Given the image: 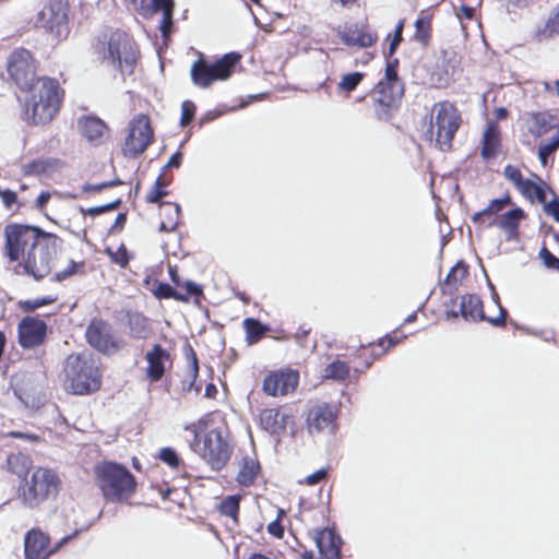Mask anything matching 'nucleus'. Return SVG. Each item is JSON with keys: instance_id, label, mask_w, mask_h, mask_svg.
I'll return each mask as SVG.
<instances>
[{"instance_id": "57", "label": "nucleus", "mask_w": 559, "mask_h": 559, "mask_svg": "<svg viewBox=\"0 0 559 559\" xmlns=\"http://www.w3.org/2000/svg\"><path fill=\"white\" fill-rule=\"evenodd\" d=\"M504 177L514 185L516 189L525 181L520 168L513 165H507L503 169Z\"/></svg>"}, {"instance_id": "9", "label": "nucleus", "mask_w": 559, "mask_h": 559, "mask_svg": "<svg viewBox=\"0 0 559 559\" xmlns=\"http://www.w3.org/2000/svg\"><path fill=\"white\" fill-rule=\"evenodd\" d=\"M61 484L60 476L55 469L37 466L20 483L17 498L26 508H39L46 501L58 497Z\"/></svg>"}, {"instance_id": "51", "label": "nucleus", "mask_w": 559, "mask_h": 559, "mask_svg": "<svg viewBox=\"0 0 559 559\" xmlns=\"http://www.w3.org/2000/svg\"><path fill=\"white\" fill-rule=\"evenodd\" d=\"M157 457L173 469H178L182 465V460L170 447L162 448Z\"/></svg>"}, {"instance_id": "26", "label": "nucleus", "mask_w": 559, "mask_h": 559, "mask_svg": "<svg viewBox=\"0 0 559 559\" xmlns=\"http://www.w3.org/2000/svg\"><path fill=\"white\" fill-rule=\"evenodd\" d=\"M524 126L530 135L542 138L550 132L557 124V117L549 111H532L524 117Z\"/></svg>"}, {"instance_id": "34", "label": "nucleus", "mask_w": 559, "mask_h": 559, "mask_svg": "<svg viewBox=\"0 0 559 559\" xmlns=\"http://www.w3.org/2000/svg\"><path fill=\"white\" fill-rule=\"evenodd\" d=\"M260 472L261 465L259 461L249 456H245L236 476V480L243 487H250L254 484Z\"/></svg>"}, {"instance_id": "45", "label": "nucleus", "mask_w": 559, "mask_h": 559, "mask_svg": "<svg viewBox=\"0 0 559 559\" xmlns=\"http://www.w3.org/2000/svg\"><path fill=\"white\" fill-rule=\"evenodd\" d=\"M545 183L542 181V185H538L530 179H525V181L518 189L521 194L530 200V201H538L539 203H545L546 200V190L544 188Z\"/></svg>"}, {"instance_id": "24", "label": "nucleus", "mask_w": 559, "mask_h": 559, "mask_svg": "<svg viewBox=\"0 0 559 559\" xmlns=\"http://www.w3.org/2000/svg\"><path fill=\"white\" fill-rule=\"evenodd\" d=\"M123 326L129 338L134 341H145L153 335L151 320L140 311H126Z\"/></svg>"}, {"instance_id": "54", "label": "nucleus", "mask_w": 559, "mask_h": 559, "mask_svg": "<svg viewBox=\"0 0 559 559\" xmlns=\"http://www.w3.org/2000/svg\"><path fill=\"white\" fill-rule=\"evenodd\" d=\"M356 358L359 360L356 370L364 371L372 366L374 362L372 358V354L369 353L368 348L365 345L358 347L355 354Z\"/></svg>"}, {"instance_id": "1", "label": "nucleus", "mask_w": 559, "mask_h": 559, "mask_svg": "<svg viewBox=\"0 0 559 559\" xmlns=\"http://www.w3.org/2000/svg\"><path fill=\"white\" fill-rule=\"evenodd\" d=\"M3 237V257L10 263H16V273L27 275L35 281H41L50 274L63 242L53 233L22 223L7 224Z\"/></svg>"}, {"instance_id": "18", "label": "nucleus", "mask_w": 559, "mask_h": 559, "mask_svg": "<svg viewBox=\"0 0 559 559\" xmlns=\"http://www.w3.org/2000/svg\"><path fill=\"white\" fill-rule=\"evenodd\" d=\"M299 384V372L292 368L270 371L263 379L262 391L272 397H283L294 393Z\"/></svg>"}, {"instance_id": "47", "label": "nucleus", "mask_w": 559, "mask_h": 559, "mask_svg": "<svg viewBox=\"0 0 559 559\" xmlns=\"http://www.w3.org/2000/svg\"><path fill=\"white\" fill-rule=\"evenodd\" d=\"M86 273L85 271V262H75L70 261L68 266L63 269L62 271L56 272L52 276V281L55 282H63L74 275H84Z\"/></svg>"}, {"instance_id": "41", "label": "nucleus", "mask_w": 559, "mask_h": 559, "mask_svg": "<svg viewBox=\"0 0 559 559\" xmlns=\"http://www.w3.org/2000/svg\"><path fill=\"white\" fill-rule=\"evenodd\" d=\"M183 354H185V358L188 364V376L190 378L189 389H194L197 392H200L201 385L197 384V379L199 377V370H200L197 353L193 349V347L191 346V344L188 343L183 347Z\"/></svg>"}, {"instance_id": "55", "label": "nucleus", "mask_w": 559, "mask_h": 559, "mask_svg": "<svg viewBox=\"0 0 559 559\" xmlns=\"http://www.w3.org/2000/svg\"><path fill=\"white\" fill-rule=\"evenodd\" d=\"M119 205H120V200H116L114 202H110L108 204H104L100 206H94V207H88V209L81 207L80 211L84 216L95 217V216H98L106 212L112 211V210L117 209Z\"/></svg>"}, {"instance_id": "53", "label": "nucleus", "mask_w": 559, "mask_h": 559, "mask_svg": "<svg viewBox=\"0 0 559 559\" xmlns=\"http://www.w3.org/2000/svg\"><path fill=\"white\" fill-rule=\"evenodd\" d=\"M56 300H57V297H51V296H45L41 298L29 299V300H25V301L21 302V308L26 312H33L40 307L53 304Z\"/></svg>"}, {"instance_id": "63", "label": "nucleus", "mask_w": 559, "mask_h": 559, "mask_svg": "<svg viewBox=\"0 0 559 559\" xmlns=\"http://www.w3.org/2000/svg\"><path fill=\"white\" fill-rule=\"evenodd\" d=\"M51 199V192L49 191H41L39 193V195L37 197V199L35 200V203H34V207L39 211V212H44L48 202L50 201Z\"/></svg>"}, {"instance_id": "49", "label": "nucleus", "mask_w": 559, "mask_h": 559, "mask_svg": "<svg viewBox=\"0 0 559 559\" xmlns=\"http://www.w3.org/2000/svg\"><path fill=\"white\" fill-rule=\"evenodd\" d=\"M152 292L158 299H175L177 301L187 299V296H181L180 290H176V288L163 282H157L156 287Z\"/></svg>"}, {"instance_id": "46", "label": "nucleus", "mask_w": 559, "mask_h": 559, "mask_svg": "<svg viewBox=\"0 0 559 559\" xmlns=\"http://www.w3.org/2000/svg\"><path fill=\"white\" fill-rule=\"evenodd\" d=\"M174 0H167L162 7L158 8V13H162V21L159 24V31L164 37L169 36L174 25Z\"/></svg>"}, {"instance_id": "38", "label": "nucleus", "mask_w": 559, "mask_h": 559, "mask_svg": "<svg viewBox=\"0 0 559 559\" xmlns=\"http://www.w3.org/2000/svg\"><path fill=\"white\" fill-rule=\"evenodd\" d=\"M241 495H230L225 497L217 506L221 515L231 519L235 525L239 524Z\"/></svg>"}, {"instance_id": "7", "label": "nucleus", "mask_w": 559, "mask_h": 559, "mask_svg": "<svg viewBox=\"0 0 559 559\" xmlns=\"http://www.w3.org/2000/svg\"><path fill=\"white\" fill-rule=\"evenodd\" d=\"M93 478L106 502L128 503L138 490L135 476L126 465L115 461L96 462Z\"/></svg>"}, {"instance_id": "15", "label": "nucleus", "mask_w": 559, "mask_h": 559, "mask_svg": "<svg viewBox=\"0 0 559 559\" xmlns=\"http://www.w3.org/2000/svg\"><path fill=\"white\" fill-rule=\"evenodd\" d=\"M38 21L56 37H66L69 34L68 0H49L39 12Z\"/></svg>"}, {"instance_id": "36", "label": "nucleus", "mask_w": 559, "mask_h": 559, "mask_svg": "<svg viewBox=\"0 0 559 559\" xmlns=\"http://www.w3.org/2000/svg\"><path fill=\"white\" fill-rule=\"evenodd\" d=\"M405 336L400 337L394 333L393 335L388 334L384 337L379 338L377 342H371L368 345H365L368 348L369 353L372 354V358L376 361L377 359L384 356L390 348L400 344Z\"/></svg>"}, {"instance_id": "17", "label": "nucleus", "mask_w": 559, "mask_h": 559, "mask_svg": "<svg viewBox=\"0 0 559 559\" xmlns=\"http://www.w3.org/2000/svg\"><path fill=\"white\" fill-rule=\"evenodd\" d=\"M498 314L496 317H486L483 309V301L479 296L466 294L461 297L460 314L467 321H487L493 326H504L508 312L501 306L498 297L496 298Z\"/></svg>"}, {"instance_id": "48", "label": "nucleus", "mask_w": 559, "mask_h": 559, "mask_svg": "<svg viewBox=\"0 0 559 559\" xmlns=\"http://www.w3.org/2000/svg\"><path fill=\"white\" fill-rule=\"evenodd\" d=\"M104 252L109 257L110 261L120 267L124 269L128 266L131 255L127 247L121 243L116 250L110 247L105 248Z\"/></svg>"}, {"instance_id": "37", "label": "nucleus", "mask_w": 559, "mask_h": 559, "mask_svg": "<svg viewBox=\"0 0 559 559\" xmlns=\"http://www.w3.org/2000/svg\"><path fill=\"white\" fill-rule=\"evenodd\" d=\"M468 274V265L463 261H459L448 273L443 282V289L450 293L456 290L463 281L467 278Z\"/></svg>"}, {"instance_id": "28", "label": "nucleus", "mask_w": 559, "mask_h": 559, "mask_svg": "<svg viewBox=\"0 0 559 559\" xmlns=\"http://www.w3.org/2000/svg\"><path fill=\"white\" fill-rule=\"evenodd\" d=\"M66 163L59 158H35L22 166V174L27 177L52 176L60 171Z\"/></svg>"}, {"instance_id": "58", "label": "nucleus", "mask_w": 559, "mask_h": 559, "mask_svg": "<svg viewBox=\"0 0 559 559\" xmlns=\"http://www.w3.org/2000/svg\"><path fill=\"white\" fill-rule=\"evenodd\" d=\"M539 258L546 267L559 271V258L554 255L547 247H543L539 251Z\"/></svg>"}, {"instance_id": "44", "label": "nucleus", "mask_w": 559, "mask_h": 559, "mask_svg": "<svg viewBox=\"0 0 559 559\" xmlns=\"http://www.w3.org/2000/svg\"><path fill=\"white\" fill-rule=\"evenodd\" d=\"M366 74L364 72L355 71L350 73H346L342 75L340 82L337 83V92L340 94H344L349 96L364 81Z\"/></svg>"}, {"instance_id": "6", "label": "nucleus", "mask_w": 559, "mask_h": 559, "mask_svg": "<svg viewBox=\"0 0 559 559\" xmlns=\"http://www.w3.org/2000/svg\"><path fill=\"white\" fill-rule=\"evenodd\" d=\"M92 48L102 62H106L123 76L134 72L140 59V49L133 37L118 28L99 34Z\"/></svg>"}, {"instance_id": "31", "label": "nucleus", "mask_w": 559, "mask_h": 559, "mask_svg": "<svg viewBox=\"0 0 559 559\" xmlns=\"http://www.w3.org/2000/svg\"><path fill=\"white\" fill-rule=\"evenodd\" d=\"M181 209L177 203L164 202L160 203L159 210V230L173 231L177 228L180 222Z\"/></svg>"}, {"instance_id": "11", "label": "nucleus", "mask_w": 559, "mask_h": 559, "mask_svg": "<svg viewBox=\"0 0 559 559\" xmlns=\"http://www.w3.org/2000/svg\"><path fill=\"white\" fill-rule=\"evenodd\" d=\"M7 72L10 81L22 92L26 91L40 76H37V60L26 48L14 49L7 59Z\"/></svg>"}, {"instance_id": "33", "label": "nucleus", "mask_w": 559, "mask_h": 559, "mask_svg": "<svg viewBox=\"0 0 559 559\" xmlns=\"http://www.w3.org/2000/svg\"><path fill=\"white\" fill-rule=\"evenodd\" d=\"M173 175L169 173H165V169H162L160 174L157 176L155 182L150 188L145 195V201L147 203H159L164 197L169 194L168 187L173 182Z\"/></svg>"}, {"instance_id": "4", "label": "nucleus", "mask_w": 559, "mask_h": 559, "mask_svg": "<svg viewBox=\"0 0 559 559\" xmlns=\"http://www.w3.org/2000/svg\"><path fill=\"white\" fill-rule=\"evenodd\" d=\"M26 93L23 120L32 126H45L58 115L64 98V90L57 79L41 76Z\"/></svg>"}, {"instance_id": "23", "label": "nucleus", "mask_w": 559, "mask_h": 559, "mask_svg": "<svg viewBox=\"0 0 559 559\" xmlns=\"http://www.w3.org/2000/svg\"><path fill=\"white\" fill-rule=\"evenodd\" d=\"M340 39L348 47L368 48L377 43L378 35L367 23L352 24L340 33Z\"/></svg>"}, {"instance_id": "16", "label": "nucleus", "mask_w": 559, "mask_h": 559, "mask_svg": "<svg viewBox=\"0 0 559 559\" xmlns=\"http://www.w3.org/2000/svg\"><path fill=\"white\" fill-rule=\"evenodd\" d=\"M71 538V535L66 536L51 546L50 536L40 528L33 527L24 535V559H48Z\"/></svg>"}, {"instance_id": "61", "label": "nucleus", "mask_w": 559, "mask_h": 559, "mask_svg": "<svg viewBox=\"0 0 559 559\" xmlns=\"http://www.w3.org/2000/svg\"><path fill=\"white\" fill-rule=\"evenodd\" d=\"M119 181H104L97 185L86 183L82 187L83 193H97L118 185Z\"/></svg>"}, {"instance_id": "14", "label": "nucleus", "mask_w": 559, "mask_h": 559, "mask_svg": "<svg viewBox=\"0 0 559 559\" xmlns=\"http://www.w3.org/2000/svg\"><path fill=\"white\" fill-rule=\"evenodd\" d=\"M338 408L326 402H317L305 412V425L309 435L334 433L337 428Z\"/></svg>"}, {"instance_id": "8", "label": "nucleus", "mask_w": 559, "mask_h": 559, "mask_svg": "<svg viewBox=\"0 0 559 559\" xmlns=\"http://www.w3.org/2000/svg\"><path fill=\"white\" fill-rule=\"evenodd\" d=\"M462 124V115L457 107L449 102L436 103L431 109L430 121L424 132V139L439 151L452 148L454 136Z\"/></svg>"}, {"instance_id": "10", "label": "nucleus", "mask_w": 559, "mask_h": 559, "mask_svg": "<svg viewBox=\"0 0 559 559\" xmlns=\"http://www.w3.org/2000/svg\"><path fill=\"white\" fill-rule=\"evenodd\" d=\"M240 59L241 56L238 52L225 53L213 63L200 57L191 67V80L201 88H206L216 81H225L231 75Z\"/></svg>"}, {"instance_id": "30", "label": "nucleus", "mask_w": 559, "mask_h": 559, "mask_svg": "<svg viewBox=\"0 0 559 559\" xmlns=\"http://www.w3.org/2000/svg\"><path fill=\"white\" fill-rule=\"evenodd\" d=\"M559 36V7L550 11L545 22L533 34L536 43H545Z\"/></svg>"}, {"instance_id": "50", "label": "nucleus", "mask_w": 559, "mask_h": 559, "mask_svg": "<svg viewBox=\"0 0 559 559\" xmlns=\"http://www.w3.org/2000/svg\"><path fill=\"white\" fill-rule=\"evenodd\" d=\"M405 26V20L402 19L397 22L394 28V33L388 36L390 40L389 50H388V60L393 59V55L396 52L397 47L403 40V31Z\"/></svg>"}, {"instance_id": "22", "label": "nucleus", "mask_w": 559, "mask_h": 559, "mask_svg": "<svg viewBox=\"0 0 559 559\" xmlns=\"http://www.w3.org/2000/svg\"><path fill=\"white\" fill-rule=\"evenodd\" d=\"M80 134L92 145L99 146L109 139L108 124L95 115H84L78 119Z\"/></svg>"}, {"instance_id": "27", "label": "nucleus", "mask_w": 559, "mask_h": 559, "mask_svg": "<svg viewBox=\"0 0 559 559\" xmlns=\"http://www.w3.org/2000/svg\"><path fill=\"white\" fill-rule=\"evenodd\" d=\"M314 543L324 559H340L342 540L332 530L316 531Z\"/></svg>"}, {"instance_id": "60", "label": "nucleus", "mask_w": 559, "mask_h": 559, "mask_svg": "<svg viewBox=\"0 0 559 559\" xmlns=\"http://www.w3.org/2000/svg\"><path fill=\"white\" fill-rule=\"evenodd\" d=\"M330 467H322L305 478V484L312 486L326 479Z\"/></svg>"}, {"instance_id": "32", "label": "nucleus", "mask_w": 559, "mask_h": 559, "mask_svg": "<svg viewBox=\"0 0 559 559\" xmlns=\"http://www.w3.org/2000/svg\"><path fill=\"white\" fill-rule=\"evenodd\" d=\"M432 14L421 11L415 21V33L413 39L423 47L429 46L432 38Z\"/></svg>"}, {"instance_id": "20", "label": "nucleus", "mask_w": 559, "mask_h": 559, "mask_svg": "<svg viewBox=\"0 0 559 559\" xmlns=\"http://www.w3.org/2000/svg\"><path fill=\"white\" fill-rule=\"evenodd\" d=\"M144 359L147 364L145 377L150 382L160 381L167 369L173 365L170 353L160 344H154L152 348L146 352Z\"/></svg>"}, {"instance_id": "3", "label": "nucleus", "mask_w": 559, "mask_h": 559, "mask_svg": "<svg viewBox=\"0 0 559 559\" xmlns=\"http://www.w3.org/2000/svg\"><path fill=\"white\" fill-rule=\"evenodd\" d=\"M399 59L386 60L383 76L366 95L356 98L378 120H390L404 97L405 84L399 75Z\"/></svg>"}, {"instance_id": "59", "label": "nucleus", "mask_w": 559, "mask_h": 559, "mask_svg": "<svg viewBox=\"0 0 559 559\" xmlns=\"http://www.w3.org/2000/svg\"><path fill=\"white\" fill-rule=\"evenodd\" d=\"M282 514H283V510L280 511L277 519L274 520L273 522H271L266 527L267 533L278 539L284 537V532H285L284 526L281 522Z\"/></svg>"}, {"instance_id": "56", "label": "nucleus", "mask_w": 559, "mask_h": 559, "mask_svg": "<svg viewBox=\"0 0 559 559\" xmlns=\"http://www.w3.org/2000/svg\"><path fill=\"white\" fill-rule=\"evenodd\" d=\"M195 104L192 100H185L181 104L180 126L187 127L195 116Z\"/></svg>"}, {"instance_id": "5", "label": "nucleus", "mask_w": 559, "mask_h": 559, "mask_svg": "<svg viewBox=\"0 0 559 559\" xmlns=\"http://www.w3.org/2000/svg\"><path fill=\"white\" fill-rule=\"evenodd\" d=\"M62 388L72 395H91L103 385L102 364L92 353L69 354L62 364Z\"/></svg>"}, {"instance_id": "42", "label": "nucleus", "mask_w": 559, "mask_h": 559, "mask_svg": "<svg viewBox=\"0 0 559 559\" xmlns=\"http://www.w3.org/2000/svg\"><path fill=\"white\" fill-rule=\"evenodd\" d=\"M350 374L348 362L335 359L323 369V378L326 380L345 381Z\"/></svg>"}, {"instance_id": "21", "label": "nucleus", "mask_w": 559, "mask_h": 559, "mask_svg": "<svg viewBox=\"0 0 559 559\" xmlns=\"http://www.w3.org/2000/svg\"><path fill=\"white\" fill-rule=\"evenodd\" d=\"M17 334L23 348H34L45 342L47 324L38 318L25 317L19 323Z\"/></svg>"}, {"instance_id": "35", "label": "nucleus", "mask_w": 559, "mask_h": 559, "mask_svg": "<svg viewBox=\"0 0 559 559\" xmlns=\"http://www.w3.org/2000/svg\"><path fill=\"white\" fill-rule=\"evenodd\" d=\"M242 326L246 333V342L248 345L259 343L270 331L269 325L263 324L255 318H246L242 321Z\"/></svg>"}, {"instance_id": "13", "label": "nucleus", "mask_w": 559, "mask_h": 559, "mask_svg": "<svg viewBox=\"0 0 559 559\" xmlns=\"http://www.w3.org/2000/svg\"><path fill=\"white\" fill-rule=\"evenodd\" d=\"M87 344L106 356L120 352L126 343L116 335L110 323L102 318H94L85 331Z\"/></svg>"}, {"instance_id": "25", "label": "nucleus", "mask_w": 559, "mask_h": 559, "mask_svg": "<svg viewBox=\"0 0 559 559\" xmlns=\"http://www.w3.org/2000/svg\"><path fill=\"white\" fill-rule=\"evenodd\" d=\"M502 134L497 121H489L481 138L480 156L488 163L502 153Z\"/></svg>"}, {"instance_id": "2", "label": "nucleus", "mask_w": 559, "mask_h": 559, "mask_svg": "<svg viewBox=\"0 0 559 559\" xmlns=\"http://www.w3.org/2000/svg\"><path fill=\"white\" fill-rule=\"evenodd\" d=\"M185 430L193 435L190 449L199 454L214 471L223 469L231 457L234 447L225 424L215 421V414L207 413Z\"/></svg>"}, {"instance_id": "19", "label": "nucleus", "mask_w": 559, "mask_h": 559, "mask_svg": "<svg viewBox=\"0 0 559 559\" xmlns=\"http://www.w3.org/2000/svg\"><path fill=\"white\" fill-rule=\"evenodd\" d=\"M259 423L263 430L274 436H282L289 425L295 423L294 415L285 406L264 408L259 414Z\"/></svg>"}, {"instance_id": "62", "label": "nucleus", "mask_w": 559, "mask_h": 559, "mask_svg": "<svg viewBox=\"0 0 559 559\" xmlns=\"http://www.w3.org/2000/svg\"><path fill=\"white\" fill-rule=\"evenodd\" d=\"M544 210L547 215L551 216L556 222L559 223V199L555 198L554 200L543 203Z\"/></svg>"}, {"instance_id": "43", "label": "nucleus", "mask_w": 559, "mask_h": 559, "mask_svg": "<svg viewBox=\"0 0 559 559\" xmlns=\"http://www.w3.org/2000/svg\"><path fill=\"white\" fill-rule=\"evenodd\" d=\"M132 9L142 17L150 19L158 13V8L167 0H127Z\"/></svg>"}, {"instance_id": "64", "label": "nucleus", "mask_w": 559, "mask_h": 559, "mask_svg": "<svg viewBox=\"0 0 559 559\" xmlns=\"http://www.w3.org/2000/svg\"><path fill=\"white\" fill-rule=\"evenodd\" d=\"M0 197L5 209H11L17 202L16 193L10 189L1 191Z\"/></svg>"}, {"instance_id": "29", "label": "nucleus", "mask_w": 559, "mask_h": 559, "mask_svg": "<svg viewBox=\"0 0 559 559\" xmlns=\"http://www.w3.org/2000/svg\"><path fill=\"white\" fill-rule=\"evenodd\" d=\"M525 217L521 207L512 209L497 216L488 226H497L507 234L508 240H518L520 237V223Z\"/></svg>"}, {"instance_id": "12", "label": "nucleus", "mask_w": 559, "mask_h": 559, "mask_svg": "<svg viewBox=\"0 0 559 559\" xmlns=\"http://www.w3.org/2000/svg\"><path fill=\"white\" fill-rule=\"evenodd\" d=\"M155 140L151 118L146 114L134 116L130 123L128 134L122 144V154L129 158L142 155Z\"/></svg>"}, {"instance_id": "52", "label": "nucleus", "mask_w": 559, "mask_h": 559, "mask_svg": "<svg viewBox=\"0 0 559 559\" xmlns=\"http://www.w3.org/2000/svg\"><path fill=\"white\" fill-rule=\"evenodd\" d=\"M181 296H187L186 300H179L180 302H188L191 297L194 298L195 302H200L203 297V289L200 285L192 281H186L183 283Z\"/></svg>"}, {"instance_id": "40", "label": "nucleus", "mask_w": 559, "mask_h": 559, "mask_svg": "<svg viewBox=\"0 0 559 559\" xmlns=\"http://www.w3.org/2000/svg\"><path fill=\"white\" fill-rule=\"evenodd\" d=\"M8 471L17 477H28L32 460L23 453L10 454L7 460Z\"/></svg>"}, {"instance_id": "39", "label": "nucleus", "mask_w": 559, "mask_h": 559, "mask_svg": "<svg viewBox=\"0 0 559 559\" xmlns=\"http://www.w3.org/2000/svg\"><path fill=\"white\" fill-rule=\"evenodd\" d=\"M510 204H512V199H511L509 193H506L500 199L491 200L489 202V204L487 205V207H485L484 210L475 213L472 216V221L475 224H484V218L486 216H490V215L497 214L500 211H502L507 205H510Z\"/></svg>"}]
</instances>
